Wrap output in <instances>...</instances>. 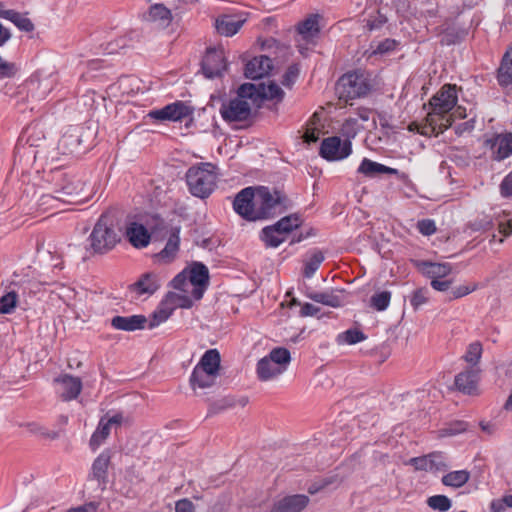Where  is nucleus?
Listing matches in <instances>:
<instances>
[{
    "instance_id": "nucleus-19",
    "label": "nucleus",
    "mask_w": 512,
    "mask_h": 512,
    "mask_svg": "<svg viewBox=\"0 0 512 512\" xmlns=\"http://www.w3.org/2000/svg\"><path fill=\"white\" fill-rule=\"evenodd\" d=\"M309 503V497L303 494L286 496L275 502L270 512H301Z\"/></svg>"
},
{
    "instance_id": "nucleus-28",
    "label": "nucleus",
    "mask_w": 512,
    "mask_h": 512,
    "mask_svg": "<svg viewBox=\"0 0 512 512\" xmlns=\"http://www.w3.org/2000/svg\"><path fill=\"white\" fill-rule=\"evenodd\" d=\"M218 374L203 370L198 367H194L193 372L190 377V384L193 389L198 388H209L214 385L215 380Z\"/></svg>"
},
{
    "instance_id": "nucleus-14",
    "label": "nucleus",
    "mask_w": 512,
    "mask_h": 512,
    "mask_svg": "<svg viewBox=\"0 0 512 512\" xmlns=\"http://www.w3.org/2000/svg\"><path fill=\"white\" fill-rule=\"evenodd\" d=\"M201 67L204 76L208 79L221 76L227 67L223 50L207 49Z\"/></svg>"
},
{
    "instance_id": "nucleus-56",
    "label": "nucleus",
    "mask_w": 512,
    "mask_h": 512,
    "mask_svg": "<svg viewBox=\"0 0 512 512\" xmlns=\"http://www.w3.org/2000/svg\"><path fill=\"white\" fill-rule=\"evenodd\" d=\"M430 453L420 457H413L409 460L408 464L413 466L415 470L430 471Z\"/></svg>"
},
{
    "instance_id": "nucleus-20",
    "label": "nucleus",
    "mask_w": 512,
    "mask_h": 512,
    "mask_svg": "<svg viewBox=\"0 0 512 512\" xmlns=\"http://www.w3.org/2000/svg\"><path fill=\"white\" fill-rule=\"evenodd\" d=\"M180 227H173L170 230L169 237L167 239L165 247L157 254L154 258L163 263H170L175 258L179 251L180 245Z\"/></svg>"
},
{
    "instance_id": "nucleus-31",
    "label": "nucleus",
    "mask_w": 512,
    "mask_h": 512,
    "mask_svg": "<svg viewBox=\"0 0 512 512\" xmlns=\"http://www.w3.org/2000/svg\"><path fill=\"white\" fill-rule=\"evenodd\" d=\"M288 234L282 232L279 228L274 225L267 226L261 231V239L267 247L276 248L283 243Z\"/></svg>"
},
{
    "instance_id": "nucleus-7",
    "label": "nucleus",
    "mask_w": 512,
    "mask_h": 512,
    "mask_svg": "<svg viewBox=\"0 0 512 512\" xmlns=\"http://www.w3.org/2000/svg\"><path fill=\"white\" fill-rule=\"evenodd\" d=\"M219 112L223 120L228 123L245 122L251 124L253 121L251 104L238 96L223 102Z\"/></svg>"
},
{
    "instance_id": "nucleus-17",
    "label": "nucleus",
    "mask_w": 512,
    "mask_h": 512,
    "mask_svg": "<svg viewBox=\"0 0 512 512\" xmlns=\"http://www.w3.org/2000/svg\"><path fill=\"white\" fill-rule=\"evenodd\" d=\"M162 284V277L159 273L149 271L143 273L138 280L130 285V290L139 295H153Z\"/></svg>"
},
{
    "instance_id": "nucleus-3",
    "label": "nucleus",
    "mask_w": 512,
    "mask_h": 512,
    "mask_svg": "<svg viewBox=\"0 0 512 512\" xmlns=\"http://www.w3.org/2000/svg\"><path fill=\"white\" fill-rule=\"evenodd\" d=\"M217 175L211 163H199L186 172V182L193 196L207 198L215 189Z\"/></svg>"
},
{
    "instance_id": "nucleus-52",
    "label": "nucleus",
    "mask_w": 512,
    "mask_h": 512,
    "mask_svg": "<svg viewBox=\"0 0 512 512\" xmlns=\"http://www.w3.org/2000/svg\"><path fill=\"white\" fill-rule=\"evenodd\" d=\"M300 73V68L298 64H292L288 67L284 75L282 76V85L291 88L293 84L296 82Z\"/></svg>"
},
{
    "instance_id": "nucleus-49",
    "label": "nucleus",
    "mask_w": 512,
    "mask_h": 512,
    "mask_svg": "<svg viewBox=\"0 0 512 512\" xmlns=\"http://www.w3.org/2000/svg\"><path fill=\"white\" fill-rule=\"evenodd\" d=\"M18 295L14 291H10L0 298V314H10L13 312L17 304Z\"/></svg>"
},
{
    "instance_id": "nucleus-50",
    "label": "nucleus",
    "mask_w": 512,
    "mask_h": 512,
    "mask_svg": "<svg viewBox=\"0 0 512 512\" xmlns=\"http://www.w3.org/2000/svg\"><path fill=\"white\" fill-rule=\"evenodd\" d=\"M430 471H446L448 469L447 458L442 452L436 451L430 453Z\"/></svg>"
},
{
    "instance_id": "nucleus-13",
    "label": "nucleus",
    "mask_w": 512,
    "mask_h": 512,
    "mask_svg": "<svg viewBox=\"0 0 512 512\" xmlns=\"http://www.w3.org/2000/svg\"><path fill=\"white\" fill-rule=\"evenodd\" d=\"M189 283L193 285L191 295L195 300H200L209 285V270L201 262H194L187 271Z\"/></svg>"
},
{
    "instance_id": "nucleus-46",
    "label": "nucleus",
    "mask_w": 512,
    "mask_h": 512,
    "mask_svg": "<svg viewBox=\"0 0 512 512\" xmlns=\"http://www.w3.org/2000/svg\"><path fill=\"white\" fill-rule=\"evenodd\" d=\"M359 130L358 120L355 118L346 119L341 128L340 134L344 138L343 141H350L355 138Z\"/></svg>"
},
{
    "instance_id": "nucleus-34",
    "label": "nucleus",
    "mask_w": 512,
    "mask_h": 512,
    "mask_svg": "<svg viewBox=\"0 0 512 512\" xmlns=\"http://www.w3.org/2000/svg\"><path fill=\"white\" fill-rule=\"evenodd\" d=\"M27 15L28 13H21L11 9L7 13L6 20L11 21L19 30L29 33L34 31L35 26Z\"/></svg>"
},
{
    "instance_id": "nucleus-23",
    "label": "nucleus",
    "mask_w": 512,
    "mask_h": 512,
    "mask_svg": "<svg viewBox=\"0 0 512 512\" xmlns=\"http://www.w3.org/2000/svg\"><path fill=\"white\" fill-rule=\"evenodd\" d=\"M146 323L144 315L115 316L111 319L113 328L129 332L144 329Z\"/></svg>"
},
{
    "instance_id": "nucleus-57",
    "label": "nucleus",
    "mask_w": 512,
    "mask_h": 512,
    "mask_svg": "<svg viewBox=\"0 0 512 512\" xmlns=\"http://www.w3.org/2000/svg\"><path fill=\"white\" fill-rule=\"evenodd\" d=\"M418 231L425 236H430L436 232V225L432 219H422L417 223Z\"/></svg>"
},
{
    "instance_id": "nucleus-15",
    "label": "nucleus",
    "mask_w": 512,
    "mask_h": 512,
    "mask_svg": "<svg viewBox=\"0 0 512 512\" xmlns=\"http://www.w3.org/2000/svg\"><path fill=\"white\" fill-rule=\"evenodd\" d=\"M357 172L369 178H374L380 174H392L396 175L398 179L401 181H406L408 179V175L406 173L400 172L395 168L385 166L381 163L372 161L368 158H364L361 161L357 169Z\"/></svg>"
},
{
    "instance_id": "nucleus-26",
    "label": "nucleus",
    "mask_w": 512,
    "mask_h": 512,
    "mask_svg": "<svg viewBox=\"0 0 512 512\" xmlns=\"http://www.w3.org/2000/svg\"><path fill=\"white\" fill-rule=\"evenodd\" d=\"M319 18L318 14H311L298 24L297 31L302 40L309 43L318 36L320 32Z\"/></svg>"
},
{
    "instance_id": "nucleus-35",
    "label": "nucleus",
    "mask_w": 512,
    "mask_h": 512,
    "mask_svg": "<svg viewBox=\"0 0 512 512\" xmlns=\"http://www.w3.org/2000/svg\"><path fill=\"white\" fill-rule=\"evenodd\" d=\"M110 462V456L106 453H101L93 462L92 465V476L99 482H105L107 477L108 465Z\"/></svg>"
},
{
    "instance_id": "nucleus-62",
    "label": "nucleus",
    "mask_w": 512,
    "mask_h": 512,
    "mask_svg": "<svg viewBox=\"0 0 512 512\" xmlns=\"http://www.w3.org/2000/svg\"><path fill=\"white\" fill-rule=\"evenodd\" d=\"M442 278L440 279H433L431 281V286L433 289L437 290V291H441V292H444V291H447L452 283L451 280H441Z\"/></svg>"
},
{
    "instance_id": "nucleus-40",
    "label": "nucleus",
    "mask_w": 512,
    "mask_h": 512,
    "mask_svg": "<svg viewBox=\"0 0 512 512\" xmlns=\"http://www.w3.org/2000/svg\"><path fill=\"white\" fill-rule=\"evenodd\" d=\"M324 255L320 250H315L311 256L305 261L303 275L306 278H311L324 261Z\"/></svg>"
},
{
    "instance_id": "nucleus-43",
    "label": "nucleus",
    "mask_w": 512,
    "mask_h": 512,
    "mask_svg": "<svg viewBox=\"0 0 512 512\" xmlns=\"http://www.w3.org/2000/svg\"><path fill=\"white\" fill-rule=\"evenodd\" d=\"M398 41L386 38L383 41H373L370 44L371 55H383L394 51L398 45Z\"/></svg>"
},
{
    "instance_id": "nucleus-51",
    "label": "nucleus",
    "mask_w": 512,
    "mask_h": 512,
    "mask_svg": "<svg viewBox=\"0 0 512 512\" xmlns=\"http://www.w3.org/2000/svg\"><path fill=\"white\" fill-rule=\"evenodd\" d=\"M18 71L19 69L14 62L6 61L0 56V81L13 78Z\"/></svg>"
},
{
    "instance_id": "nucleus-18",
    "label": "nucleus",
    "mask_w": 512,
    "mask_h": 512,
    "mask_svg": "<svg viewBox=\"0 0 512 512\" xmlns=\"http://www.w3.org/2000/svg\"><path fill=\"white\" fill-rule=\"evenodd\" d=\"M272 67V60L268 56L261 55L246 63L244 75L253 80L261 79L269 74Z\"/></svg>"
},
{
    "instance_id": "nucleus-45",
    "label": "nucleus",
    "mask_w": 512,
    "mask_h": 512,
    "mask_svg": "<svg viewBox=\"0 0 512 512\" xmlns=\"http://www.w3.org/2000/svg\"><path fill=\"white\" fill-rule=\"evenodd\" d=\"M391 301L390 291H381L373 294L370 298L371 307L377 311H384L388 308Z\"/></svg>"
},
{
    "instance_id": "nucleus-58",
    "label": "nucleus",
    "mask_w": 512,
    "mask_h": 512,
    "mask_svg": "<svg viewBox=\"0 0 512 512\" xmlns=\"http://www.w3.org/2000/svg\"><path fill=\"white\" fill-rule=\"evenodd\" d=\"M387 22V17L380 13V11H377V15L374 17H370L367 20V29L369 31H374L380 29L385 23Z\"/></svg>"
},
{
    "instance_id": "nucleus-64",
    "label": "nucleus",
    "mask_w": 512,
    "mask_h": 512,
    "mask_svg": "<svg viewBox=\"0 0 512 512\" xmlns=\"http://www.w3.org/2000/svg\"><path fill=\"white\" fill-rule=\"evenodd\" d=\"M498 230L504 237L510 236L512 234V220L499 222Z\"/></svg>"
},
{
    "instance_id": "nucleus-1",
    "label": "nucleus",
    "mask_w": 512,
    "mask_h": 512,
    "mask_svg": "<svg viewBox=\"0 0 512 512\" xmlns=\"http://www.w3.org/2000/svg\"><path fill=\"white\" fill-rule=\"evenodd\" d=\"M457 101V86L455 84L443 85L429 100L430 110L420 133L426 136L438 135L451 127L454 119L450 112L456 106Z\"/></svg>"
},
{
    "instance_id": "nucleus-44",
    "label": "nucleus",
    "mask_w": 512,
    "mask_h": 512,
    "mask_svg": "<svg viewBox=\"0 0 512 512\" xmlns=\"http://www.w3.org/2000/svg\"><path fill=\"white\" fill-rule=\"evenodd\" d=\"M426 503L429 508L439 512H447L452 506L450 498L440 494L428 497Z\"/></svg>"
},
{
    "instance_id": "nucleus-37",
    "label": "nucleus",
    "mask_w": 512,
    "mask_h": 512,
    "mask_svg": "<svg viewBox=\"0 0 512 512\" xmlns=\"http://www.w3.org/2000/svg\"><path fill=\"white\" fill-rule=\"evenodd\" d=\"M110 429L109 423H106L105 419L102 418L90 439L89 444L92 450H96L105 441L110 434Z\"/></svg>"
},
{
    "instance_id": "nucleus-25",
    "label": "nucleus",
    "mask_w": 512,
    "mask_h": 512,
    "mask_svg": "<svg viewBox=\"0 0 512 512\" xmlns=\"http://www.w3.org/2000/svg\"><path fill=\"white\" fill-rule=\"evenodd\" d=\"M56 381L61 385V398L64 401L76 399L82 390V382L79 377L64 375Z\"/></svg>"
},
{
    "instance_id": "nucleus-60",
    "label": "nucleus",
    "mask_w": 512,
    "mask_h": 512,
    "mask_svg": "<svg viewBox=\"0 0 512 512\" xmlns=\"http://www.w3.org/2000/svg\"><path fill=\"white\" fill-rule=\"evenodd\" d=\"M474 289H475V287L461 285L459 287L452 289L451 295H452V298H454V299L461 298V297L468 295L472 291H474Z\"/></svg>"
},
{
    "instance_id": "nucleus-48",
    "label": "nucleus",
    "mask_w": 512,
    "mask_h": 512,
    "mask_svg": "<svg viewBox=\"0 0 512 512\" xmlns=\"http://www.w3.org/2000/svg\"><path fill=\"white\" fill-rule=\"evenodd\" d=\"M260 91H261V100H263V99L281 100L284 96L283 90L275 83H270L269 85L260 83Z\"/></svg>"
},
{
    "instance_id": "nucleus-16",
    "label": "nucleus",
    "mask_w": 512,
    "mask_h": 512,
    "mask_svg": "<svg viewBox=\"0 0 512 512\" xmlns=\"http://www.w3.org/2000/svg\"><path fill=\"white\" fill-rule=\"evenodd\" d=\"M480 372L479 367L468 366L455 376L454 384L456 388L464 394H474L477 390Z\"/></svg>"
},
{
    "instance_id": "nucleus-30",
    "label": "nucleus",
    "mask_w": 512,
    "mask_h": 512,
    "mask_svg": "<svg viewBox=\"0 0 512 512\" xmlns=\"http://www.w3.org/2000/svg\"><path fill=\"white\" fill-rule=\"evenodd\" d=\"M497 78L501 86L507 87L512 84V45L503 56Z\"/></svg>"
},
{
    "instance_id": "nucleus-38",
    "label": "nucleus",
    "mask_w": 512,
    "mask_h": 512,
    "mask_svg": "<svg viewBox=\"0 0 512 512\" xmlns=\"http://www.w3.org/2000/svg\"><path fill=\"white\" fill-rule=\"evenodd\" d=\"M173 308H171L166 301L163 300L157 310H155L152 314V318L148 324L149 329H153L159 324L165 322L172 314Z\"/></svg>"
},
{
    "instance_id": "nucleus-9",
    "label": "nucleus",
    "mask_w": 512,
    "mask_h": 512,
    "mask_svg": "<svg viewBox=\"0 0 512 512\" xmlns=\"http://www.w3.org/2000/svg\"><path fill=\"white\" fill-rule=\"evenodd\" d=\"M352 153V143L343 141L339 136L324 138L321 142L319 155L327 161H340Z\"/></svg>"
},
{
    "instance_id": "nucleus-53",
    "label": "nucleus",
    "mask_w": 512,
    "mask_h": 512,
    "mask_svg": "<svg viewBox=\"0 0 512 512\" xmlns=\"http://www.w3.org/2000/svg\"><path fill=\"white\" fill-rule=\"evenodd\" d=\"M188 282H189V276L187 273V270H183L179 274H177L171 281V286L179 291H182L184 293L188 292Z\"/></svg>"
},
{
    "instance_id": "nucleus-5",
    "label": "nucleus",
    "mask_w": 512,
    "mask_h": 512,
    "mask_svg": "<svg viewBox=\"0 0 512 512\" xmlns=\"http://www.w3.org/2000/svg\"><path fill=\"white\" fill-rule=\"evenodd\" d=\"M88 240L94 253L104 254L112 250L120 242L121 234L112 223H109L107 217L101 216Z\"/></svg>"
},
{
    "instance_id": "nucleus-36",
    "label": "nucleus",
    "mask_w": 512,
    "mask_h": 512,
    "mask_svg": "<svg viewBox=\"0 0 512 512\" xmlns=\"http://www.w3.org/2000/svg\"><path fill=\"white\" fill-rule=\"evenodd\" d=\"M173 311L177 308L189 309L193 306V300L186 294L168 292L164 299Z\"/></svg>"
},
{
    "instance_id": "nucleus-61",
    "label": "nucleus",
    "mask_w": 512,
    "mask_h": 512,
    "mask_svg": "<svg viewBox=\"0 0 512 512\" xmlns=\"http://www.w3.org/2000/svg\"><path fill=\"white\" fill-rule=\"evenodd\" d=\"M176 512H195L193 503L188 499L179 500L175 506Z\"/></svg>"
},
{
    "instance_id": "nucleus-8",
    "label": "nucleus",
    "mask_w": 512,
    "mask_h": 512,
    "mask_svg": "<svg viewBox=\"0 0 512 512\" xmlns=\"http://www.w3.org/2000/svg\"><path fill=\"white\" fill-rule=\"evenodd\" d=\"M284 199L281 192L277 190L271 193L267 187L260 186L256 188V220L274 216L277 208L282 206Z\"/></svg>"
},
{
    "instance_id": "nucleus-55",
    "label": "nucleus",
    "mask_w": 512,
    "mask_h": 512,
    "mask_svg": "<svg viewBox=\"0 0 512 512\" xmlns=\"http://www.w3.org/2000/svg\"><path fill=\"white\" fill-rule=\"evenodd\" d=\"M468 424L463 421H457L449 424L446 428L441 430L442 436H453L460 434L467 430Z\"/></svg>"
},
{
    "instance_id": "nucleus-12",
    "label": "nucleus",
    "mask_w": 512,
    "mask_h": 512,
    "mask_svg": "<svg viewBox=\"0 0 512 512\" xmlns=\"http://www.w3.org/2000/svg\"><path fill=\"white\" fill-rule=\"evenodd\" d=\"M494 161H502L512 155V133L495 134L485 141Z\"/></svg>"
},
{
    "instance_id": "nucleus-41",
    "label": "nucleus",
    "mask_w": 512,
    "mask_h": 512,
    "mask_svg": "<svg viewBox=\"0 0 512 512\" xmlns=\"http://www.w3.org/2000/svg\"><path fill=\"white\" fill-rule=\"evenodd\" d=\"M302 224V219L297 214H291L285 216L273 224L276 228H279L282 232L290 234L294 229H297Z\"/></svg>"
},
{
    "instance_id": "nucleus-29",
    "label": "nucleus",
    "mask_w": 512,
    "mask_h": 512,
    "mask_svg": "<svg viewBox=\"0 0 512 512\" xmlns=\"http://www.w3.org/2000/svg\"><path fill=\"white\" fill-rule=\"evenodd\" d=\"M311 300L330 307H339L343 304L341 291L309 292L306 294Z\"/></svg>"
},
{
    "instance_id": "nucleus-6",
    "label": "nucleus",
    "mask_w": 512,
    "mask_h": 512,
    "mask_svg": "<svg viewBox=\"0 0 512 512\" xmlns=\"http://www.w3.org/2000/svg\"><path fill=\"white\" fill-rule=\"evenodd\" d=\"M52 198L64 203H79L88 198L85 183L77 176L65 175L57 184Z\"/></svg>"
},
{
    "instance_id": "nucleus-47",
    "label": "nucleus",
    "mask_w": 512,
    "mask_h": 512,
    "mask_svg": "<svg viewBox=\"0 0 512 512\" xmlns=\"http://www.w3.org/2000/svg\"><path fill=\"white\" fill-rule=\"evenodd\" d=\"M366 338L367 336L361 330L348 329L338 335V342L352 345L364 341Z\"/></svg>"
},
{
    "instance_id": "nucleus-59",
    "label": "nucleus",
    "mask_w": 512,
    "mask_h": 512,
    "mask_svg": "<svg viewBox=\"0 0 512 512\" xmlns=\"http://www.w3.org/2000/svg\"><path fill=\"white\" fill-rule=\"evenodd\" d=\"M500 193L503 197H512V171L502 180Z\"/></svg>"
},
{
    "instance_id": "nucleus-21",
    "label": "nucleus",
    "mask_w": 512,
    "mask_h": 512,
    "mask_svg": "<svg viewBox=\"0 0 512 512\" xmlns=\"http://www.w3.org/2000/svg\"><path fill=\"white\" fill-rule=\"evenodd\" d=\"M125 236L130 244L137 249L147 247L151 241V235L148 230L137 222H131L126 227Z\"/></svg>"
},
{
    "instance_id": "nucleus-63",
    "label": "nucleus",
    "mask_w": 512,
    "mask_h": 512,
    "mask_svg": "<svg viewBox=\"0 0 512 512\" xmlns=\"http://www.w3.org/2000/svg\"><path fill=\"white\" fill-rule=\"evenodd\" d=\"M320 130L316 128H309L306 130L303 139L306 143H315L319 140Z\"/></svg>"
},
{
    "instance_id": "nucleus-32",
    "label": "nucleus",
    "mask_w": 512,
    "mask_h": 512,
    "mask_svg": "<svg viewBox=\"0 0 512 512\" xmlns=\"http://www.w3.org/2000/svg\"><path fill=\"white\" fill-rule=\"evenodd\" d=\"M219 374L220 354L216 349L207 350L195 366Z\"/></svg>"
},
{
    "instance_id": "nucleus-33",
    "label": "nucleus",
    "mask_w": 512,
    "mask_h": 512,
    "mask_svg": "<svg viewBox=\"0 0 512 512\" xmlns=\"http://www.w3.org/2000/svg\"><path fill=\"white\" fill-rule=\"evenodd\" d=\"M470 479V472L467 470H457L445 474L441 482L443 485L452 488L464 486Z\"/></svg>"
},
{
    "instance_id": "nucleus-2",
    "label": "nucleus",
    "mask_w": 512,
    "mask_h": 512,
    "mask_svg": "<svg viewBox=\"0 0 512 512\" xmlns=\"http://www.w3.org/2000/svg\"><path fill=\"white\" fill-rule=\"evenodd\" d=\"M373 86L369 72L355 70L342 75L336 83L335 90L339 100L348 103L350 100L366 96Z\"/></svg>"
},
{
    "instance_id": "nucleus-24",
    "label": "nucleus",
    "mask_w": 512,
    "mask_h": 512,
    "mask_svg": "<svg viewBox=\"0 0 512 512\" xmlns=\"http://www.w3.org/2000/svg\"><path fill=\"white\" fill-rule=\"evenodd\" d=\"M245 19L234 15H224L216 20L215 27L220 35L230 37L235 35L243 26Z\"/></svg>"
},
{
    "instance_id": "nucleus-27",
    "label": "nucleus",
    "mask_w": 512,
    "mask_h": 512,
    "mask_svg": "<svg viewBox=\"0 0 512 512\" xmlns=\"http://www.w3.org/2000/svg\"><path fill=\"white\" fill-rule=\"evenodd\" d=\"M418 267L432 280L444 278L449 275L452 270L449 263H433L429 261H421Z\"/></svg>"
},
{
    "instance_id": "nucleus-10",
    "label": "nucleus",
    "mask_w": 512,
    "mask_h": 512,
    "mask_svg": "<svg viewBox=\"0 0 512 512\" xmlns=\"http://www.w3.org/2000/svg\"><path fill=\"white\" fill-rule=\"evenodd\" d=\"M233 209L243 219L256 221V189L246 187L238 192L233 201Z\"/></svg>"
},
{
    "instance_id": "nucleus-4",
    "label": "nucleus",
    "mask_w": 512,
    "mask_h": 512,
    "mask_svg": "<svg viewBox=\"0 0 512 512\" xmlns=\"http://www.w3.org/2000/svg\"><path fill=\"white\" fill-rule=\"evenodd\" d=\"M291 361L290 351L284 347H277L260 359L257 363V376L261 381H269L286 371Z\"/></svg>"
},
{
    "instance_id": "nucleus-54",
    "label": "nucleus",
    "mask_w": 512,
    "mask_h": 512,
    "mask_svg": "<svg viewBox=\"0 0 512 512\" xmlns=\"http://www.w3.org/2000/svg\"><path fill=\"white\" fill-rule=\"evenodd\" d=\"M428 289L419 288L415 290L410 298V303L414 309H418L421 305L425 304L428 300Z\"/></svg>"
},
{
    "instance_id": "nucleus-22",
    "label": "nucleus",
    "mask_w": 512,
    "mask_h": 512,
    "mask_svg": "<svg viewBox=\"0 0 512 512\" xmlns=\"http://www.w3.org/2000/svg\"><path fill=\"white\" fill-rule=\"evenodd\" d=\"M143 20L155 23L160 28H166L172 21L171 11L163 4L151 5L148 11L143 14Z\"/></svg>"
},
{
    "instance_id": "nucleus-39",
    "label": "nucleus",
    "mask_w": 512,
    "mask_h": 512,
    "mask_svg": "<svg viewBox=\"0 0 512 512\" xmlns=\"http://www.w3.org/2000/svg\"><path fill=\"white\" fill-rule=\"evenodd\" d=\"M237 96L244 100H252L254 103L261 100L260 83H244L237 90Z\"/></svg>"
},
{
    "instance_id": "nucleus-11",
    "label": "nucleus",
    "mask_w": 512,
    "mask_h": 512,
    "mask_svg": "<svg viewBox=\"0 0 512 512\" xmlns=\"http://www.w3.org/2000/svg\"><path fill=\"white\" fill-rule=\"evenodd\" d=\"M192 114V107L183 101H176L161 109L150 111L149 117L159 121H181Z\"/></svg>"
},
{
    "instance_id": "nucleus-42",
    "label": "nucleus",
    "mask_w": 512,
    "mask_h": 512,
    "mask_svg": "<svg viewBox=\"0 0 512 512\" xmlns=\"http://www.w3.org/2000/svg\"><path fill=\"white\" fill-rule=\"evenodd\" d=\"M482 345L480 342L475 341L467 347V351L463 355V359L469 366L478 367V363L482 356Z\"/></svg>"
}]
</instances>
